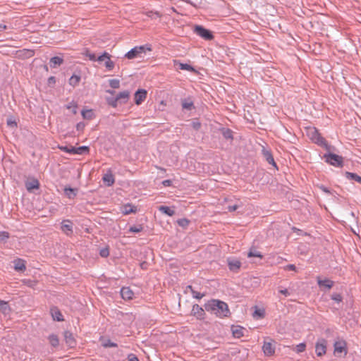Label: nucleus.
Returning a JSON list of instances; mask_svg holds the SVG:
<instances>
[{
  "instance_id": "obj_15",
  "label": "nucleus",
  "mask_w": 361,
  "mask_h": 361,
  "mask_svg": "<svg viewBox=\"0 0 361 361\" xmlns=\"http://www.w3.org/2000/svg\"><path fill=\"white\" fill-rule=\"evenodd\" d=\"M50 313L52 317V319L54 321L62 322L64 320L63 316L61 312L57 307H56V306L51 307L50 309Z\"/></svg>"
},
{
  "instance_id": "obj_40",
  "label": "nucleus",
  "mask_w": 361,
  "mask_h": 361,
  "mask_svg": "<svg viewBox=\"0 0 361 361\" xmlns=\"http://www.w3.org/2000/svg\"><path fill=\"white\" fill-rule=\"evenodd\" d=\"M143 230L142 225L132 226L128 229V233H140Z\"/></svg>"
},
{
  "instance_id": "obj_33",
  "label": "nucleus",
  "mask_w": 361,
  "mask_h": 361,
  "mask_svg": "<svg viewBox=\"0 0 361 361\" xmlns=\"http://www.w3.org/2000/svg\"><path fill=\"white\" fill-rule=\"evenodd\" d=\"M80 81V76L73 74L70 78H69V85L75 87L77 86Z\"/></svg>"
},
{
  "instance_id": "obj_46",
  "label": "nucleus",
  "mask_w": 361,
  "mask_h": 361,
  "mask_svg": "<svg viewBox=\"0 0 361 361\" xmlns=\"http://www.w3.org/2000/svg\"><path fill=\"white\" fill-rule=\"evenodd\" d=\"M84 54L92 61H96L97 57L94 53H91L88 49H85Z\"/></svg>"
},
{
  "instance_id": "obj_1",
  "label": "nucleus",
  "mask_w": 361,
  "mask_h": 361,
  "mask_svg": "<svg viewBox=\"0 0 361 361\" xmlns=\"http://www.w3.org/2000/svg\"><path fill=\"white\" fill-rule=\"evenodd\" d=\"M204 307L206 311L219 318L228 317L231 314L228 305L220 300L212 299Z\"/></svg>"
},
{
  "instance_id": "obj_56",
  "label": "nucleus",
  "mask_w": 361,
  "mask_h": 361,
  "mask_svg": "<svg viewBox=\"0 0 361 361\" xmlns=\"http://www.w3.org/2000/svg\"><path fill=\"white\" fill-rule=\"evenodd\" d=\"M319 188L324 192H325L326 194H331V192L330 191V190L328 188H326V186L321 185L319 186Z\"/></svg>"
},
{
  "instance_id": "obj_12",
  "label": "nucleus",
  "mask_w": 361,
  "mask_h": 361,
  "mask_svg": "<svg viewBox=\"0 0 361 361\" xmlns=\"http://www.w3.org/2000/svg\"><path fill=\"white\" fill-rule=\"evenodd\" d=\"M262 153L264 157V158L266 159V161L271 165H272L275 169H278L276 163L274 161V159L273 157V155L270 150L266 149L263 147L262 149Z\"/></svg>"
},
{
  "instance_id": "obj_7",
  "label": "nucleus",
  "mask_w": 361,
  "mask_h": 361,
  "mask_svg": "<svg viewBox=\"0 0 361 361\" xmlns=\"http://www.w3.org/2000/svg\"><path fill=\"white\" fill-rule=\"evenodd\" d=\"M327 341L324 338H319L315 344V352L317 356L321 357L326 354Z\"/></svg>"
},
{
  "instance_id": "obj_34",
  "label": "nucleus",
  "mask_w": 361,
  "mask_h": 361,
  "mask_svg": "<svg viewBox=\"0 0 361 361\" xmlns=\"http://www.w3.org/2000/svg\"><path fill=\"white\" fill-rule=\"evenodd\" d=\"M81 114L84 119L91 120L94 117V113L92 109H83L81 112Z\"/></svg>"
},
{
  "instance_id": "obj_29",
  "label": "nucleus",
  "mask_w": 361,
  "mask_h": 361,
  "mask_svg": "<svg viewBox=\"0 0 361 361\" xmlns=\"http://www.w3.org/2000/svg\"><path fill=\"white\" fill-rule=\"evenodd\" d=\"M159 211L169 216H172L175 214V211L169 207L161 205L159 207Z\"/></svg>"
},
{
  "instance_id": "obj_64",
  "label": "nucleus",
  "mask_w": 361,
  "mask_h": 361,
  "mask_svg": "<svg viewBox=\"0 0 361 361\" xmlns=\"http://www.w3.org/2000/svg\"><path fill=\"white\" fill-rule=\"evenodd\" d=\"M7 28L6 25L0 24V31L4 30Z\"/></svg>"
},
{
  "instance_id": "obj_26",
  "label": "nucleus",
  "mask_w": 361,
  "mask_h": 361,
  "mask_svg": "<svg viewBox=\"0 0 361 361\" xmlns=\"http://www.w3.org/2000/svg\"><path fill=\"white\" fill-rule=\"evenodd\" d=\"M64 194L69 199H73L77 196L78 189L73 188L70 186L65 187L64 188Z\"/></svg>"
},
{
  "instance_id": "obj_49",
  "label": "nucleus",
  "mask_w": 361,
  "mask_h": 361,
  "mask_svg": "<svg viewBox=\"0 0 361 361\" xmlns=\"http://www.w3.org/2000/svg\"><path fill=\"white\" fill-rule=\"evenodd\" d=\"M190 221L187 219H180L178 220V224L180 226L186 227L189 225Z\"/></svg>"
},
{
  "instance_id": "obj_4",
  "label": "nucleus",
  "mask_w": 361,
  "mask_h": 361,
  "mask_svg": "<svg viewBox=\"0 0 361 361\" xmlns=\"http://www.w3.org/2000/svg\"><path fill=\"white\" fill-rule=\"evenodd\" d=\"M146 50L151 51V47L147 44L140 47H135L131 49L129 51H128L125 54V57H126L128 59H133L138 56H140V54L145 53Z\"/></svg>"
},
{
  "instance_id": "obj_11",
  "label": "nucleus",
  "mask_w": 361,
  "mask_h": 361,
  "mask_svg": "<svg viewBox=\"0 0 361 361\" xmlns=\"http://www.w3.org/2000/svg\"><path fill=\"white\" fill-rule=\"evenodd\" d=\"M181 106L183 110L192 111L195 109V106L191 97L181 99Z\"/></svg>"
},
{
  "instance_id": "obj_13",
  "label": "nucleus",
  "mask_w": 361,
  "mask_h": 361,
  "mask_svg": "<svg viewBox=\"0 0 361 361\" xmlns=\"http://www.w3.org/2000/svg\"><path fill=\"white\" fill-rule=\"evenodd\" d=\"M344 353V355L347 354L346 342L345 341H336L334 343V354Z\"/></svg>"
},
{
  "instance_id": "obj_42",
  "label": "nucleus",
  "mask_w": 361,
  "mask_h": 361,
  "mask_svg": "<svg viewBox=\"0 0 361 361\" xmlns=\"http://www.w3.org/2000/svg\"><path fill=\"white\" fill-rule=\"evenodd\" d=\"M305 349H306V344H305V343H299L298 345H297L295 347L294 350L297 353H300L304 352L305 350Z\"/></svg>"
},
{
  "instance_id": "obj_61",
  "label": "nucleus",
  "mask_w": 361,
  "mask_h": 361,
  "mask_svg": "<svg viewBox=\"0 0 361 361\" xmlns=\"http://www.w3.org/2000/svg\"><path fill=\"white\" fill-rule=\"evenodd\" d=\"M238 208V206L237 204H234V205H229V206L228 207V210L230 212H232L235 211Z\"/></svg>"
},
{
  "instance_id": "obj_50",
  "label": "nucleus",
  "mask_w": 361,
  "mask_h": 361,
  "mask_svg": "<svg viewBox=\"0 0 361 361\" xmlns=\"http://www.w3.org/2000/svg\"><path fill=\"white\" fill-rule=\"evenodd\" d=\"M23 282L28 287H34L36 285V281L31 279H24Z\"/></svg>"
},
{
  "instance_id": "obj_30",
  "label": "nucleus",
  "mask_w": 361,
  "mask_h": 361,
  "mask_svg": "<svg viewBox=\"0 0 361 361\" xmlns=\"http://www.w3.org/2000/svg\"><path fill=\"white\" fill-rule=\"evenodd\" d=\"M345 176L348 180H354L361 184V176L357 173L346 171Z\"/></svg>"
},
{
  "instance_id": "obj_54",
  "label": "nucleus",
  "mask_w": 361,
  "mask_h": 361,
  "mask_svg": "<svg viewBox=\"0 0 361 361\" xmlns=\"http://www.w3.org/2000/svg\"><path fill=\"white\" fill-rule=\"evenodd\" d=\"M9 238V233L6 231L0 232V239L4 240Z\"/></svg>"
},
{
  "instance_id": "obj_55",
  "label": "nucleus",
  "mask_w": 361,
  "mask_h": 361,
  "mask_svg": "<svg viewBox=\"0 0 361 361\" xmlns=\"http://www.w3.org/2000/svg\"><path fill=\"white\" fill-rule=\"evenodd\" d=\"M85 124L83 122H79L76 125V130L78 131H82L85 128Z\"/></svg>"
},
{
  "instance_id": "obj_53",
  "label": "nucleus",
  "mask_w": 361,
  "mask_h": 361,
  "mask_svg": "<svg viewBox=\"0 0 361 361\" xmlns=\"http://www.w3.org/2000/svg\"><path fill=\"white\" fill-rule=\"evenodd\" d=\"M128 361H139V359L137 357V355L133 353H130L128 355Z\"/></svg>"
},
{
  "instance_id": "obj_51",
  "label": "nucleus",
  "mask_w": 361,
  "mask_h": 361,
  "mask_svg": "<svg viewBox=\"0 0 361 361\" xmlns=\"http://www.w3.org/2000/svg\"><path fill=\"white\" fill-rule=\"evenodd\" d=\"M114 62L111 61V59H107L105 62V66L109 70L111 71L114 68Z\"/></svg>"
},
{
  "instance_id": "obj_24",
  "label": "nucleus",
  "mask_w": 361,
  "mask_h": 361,
  "mask_svg": "<svg viewBox=\"0 0 361 361\" xmlns=\"http://www.w3.org/2000/svg\"><path fill=\"white\" fill-rule=\"evenodd\" d=\"M14 269L17 271H24L26 269L25 261L18 258L13 261Z\"/></svg>"
},
{
  "instance_id": "obj_2",
  "label": "nucleus",
  "mask_w": 361,
  "mask_h": 361,
  "mask_svg": "<svg viewBox=\"0 0 361 361\" xmlns=\"http://www.w3.org/2000/svg\"><path fill=\"white\" fill-rule=\"evenodd\" d=\"M309 136L313 142L317 144L320 147H325L327 150H329L330 146L316 128L310 131Z\"/></svg>"
},
{
  "instance_id": "obj_10",
  "label": "nucleus",
  "mask_w": 361,
  "mask_h": 361,
  "mask_svg": "<svg viewBox=\"0 0 361 361\" xmlns=\"http://www.w3.org/2000/svg\"><path fill=\"white\" fill-rule=\"evenodd\" d=\"M262 350L267 356H271L274 354L275 348L273 346L271 339L269 338V341H264Z\"/></svg>"
},
{
  "instance_id": "obj_52",
  "label": "nucleus",
  "mask_w": 361,
  "mask_h": 361,
  "mask_svg": "<svg viewBox=\"0 0 361 361\" xmlns=\"http://www.w3.org/2000/svg\"><path fill=\"white\" fill-rule=\"evenodd\" d=\"M99 255L102 257H107L109 255V250L108 247H104L100 250Z\"/></svg>"
},
{
  "instance_id": "obj_35",
  "label": "nucleus",
  "mask_w": 361,
  "mask_h": 361,
  "mask_svg": "<svg viewBox=\"0 0 361 361\" xmlns=\"http://www.w3.org/2000/svg\"><path fill=\"white\" fill-rule=\"evenodd\" d=\"M145 14L152 19H156L162 16L160 12L154 11H147Z\"/></svg>"
},
{
  "instance_id": "obj_31",
  "label": "nucleus",
  "mask_w": 361,
  "mask_h": 361,
  "mask_svg": "<svg viewBox=\"0 0 361 361\" xmlns=\"http://www.w3.org/2000/svg\"><path fill=\"white\" fill-rule=\"evenodd\" d=\"M49 342L50 345L56 348L59 345V339L57 335L52 334H50L48 337Z\"/></svg>"
},
{
  "instance_id": "obj_21",
  "label": "nucleus",
  "mask_w": 361,
  "mask_h": 361,
  "mask_svg": "<svg viewBox=\"0 0 361 361\" xmlns=\"http://www.w3.org/2000/svg\"><path fill=\"white\" fill-rule=\"evenodd\" d=\"M245 331H246L245 329L240 326L233 325L231 326V331H232L233 336L237 338H240L242 336H243Z\"/></svg>"
},
{
  "instance_id": "obj_9",
  "label": "nucleus",
  "mask_w": 361,
  "mask_h": 361,
  "mask_svg": "<svg viewBox=\"0 0 361 361\" xmlns=\"http://www.w3.org/2000/svg\"><path fill=\"white\" fill-rule=\"evenodd\" d=\"M147 94V90L144 89H138L134 94L135 103L137 105H140L146 99Z\"/></svg>"
},
{
  "instance_id": "obj_14",
  "label": "nucleus",
  "mask_w": 361,
  "mask_h": 361,
  "mask_svg": "<svg viewBox=\"0 0 361 361\" xmlns=\"http://www.w3.org/2000/svg\"><path fill=\"white\" fill-rule=\"evenodd\" d=\"M73 223L69 219L63 220L61 222V229L67 235H70L73 233Z\"/></svg>"
},
{
  "instance_id": "obj_18",
  "label": "nucleus",
  "mask_w": 361,
  "mask_h": 361,
  "mask_svg": "<svg viewBox=\"0 0 361 361\" xmlns=\"http://www.w3.org/2000/svg\"><path fill=\"white\" fill-rule=\"evenodd\" d=\"M219 131L222 134L224 139L231 141L233 140V132L230 128L221 126L219 128Z\"/></svg>"
},
{
  "instance_id": "obj_63",
  "label": "nucleus",
  "mask_w": 361,
  "mask_h": 361,
  "mask_svg": "<svg viewBox=\"0 0 361 361\" xmlns=\"http://www.w3.org/2000/svg\"><path fill=\"white\" fill-rule=\"evenodd\" d=\"M296 269L295 266L294 264H288L287 265V269L288 270H291V271H295Z\"/></svg>"
},
{
  "instance_id": "obj_37",
  "label": "nucleus",
  "mask_w": 361,
  "mask_h": 361,
  "mask_svg": "<svg viewBox=\"0 0 361 361\" xmlns=\"http://www.w3.org/2000/svg\"><path fill=\"white\" fill-rule=\"evenodd\" d=\"M265 312L264 310L259 309L255 307V310L254 311L252 315L255 318H263L264 317Z\"/></svg>"
},
{
  "instance_id": "obj_8",
  "label": "nucleus",
  "mask_w": 361,
  "mask_h": 361,
  "mask_svg": "<svg viewBox=\"0 0 361 361\" xmlns=\"http://www.w3.org/2000/svg\"><path fill=\"white\" fill-rule=\"evenodd\" d=\"M205 308L203 309L197 304H195L192 306L191 315L196 317L197 319L203 320L206 317Z\"/></svg>"
},
{
  "instance_id": "obj_17",
  "label": "nucleus",
  "mask_w": 361,
  "mask_h": 361,
  "mask_svg": "<svg viewBox=\"0 0 361 361\" xmlns=\"http://www.w3.org/2000/svg\"><path fill=\"white\" fill-rule=\"evenodd\" d=\"M64 338L66 343L70 348H74L76 345V341L73 337V334L69 331H66L64 332Z\"/></svg>"
},
{
  "instance_id": "obj_41",
  "label": "nucleus",
  "mask_w": 361,
  "mask_h": 361,
  "mask_svg": "<svg viewBox=\"0 0 361 361\" xmlns=\"http://www.w3.org/2000/svg\"><path fill=\"white\" fill-rule=\"evenodd\" d=\"M188 288L191 290V293L192 294V296L196 299H201L204 296V293H200V292H197L191 286H188Z\"/></svg>"
},
{
  "instance_id": "obj_60",
  "label": "nucleus",
  "mask_w": 361,
  "mask_h": 361,
  "mask_svg": "<svg viewBox=\"0 0 361 361\" xmlns=\"http://www.w3.org/2000/svg\"><path fill=\"white\" fill-rule=\"evenodd\" d=\"M162 185L165 187L171 186L172 185V181L169 179L164 180L162 182Z\"/></svg>"
},
{
  "instance_id": "obj_58",
  "label": "nucleus",
  "mask_w": 361,
  "mask_h": 361,
  "mask_svg": "<svg viewBox=\"0 0 361 361\" xmlns=\"http://www.w3.org/2000/svg\"><path fill=\"white\" fill-rule=\"evenodd\" d=\"M56 83V78L54 76H50L49 78H48V85L49 86H52L54 85V84Z\"/></svg>"
},
{
  "instance_id": "obj_22",
  "label": "nucleus",
  "mask_w": 361,
  "mask_h": 361,
  "mask_svg": "<svg viewBox=\"0 0 361 361\" xmlns=\"http://www.w3.org/2000/svg\"><path fill=\"white\" fill-rule=\"evenodd\" d=\"M130 97V92L128 90H124L119 92L116 96V99L120 104H126Z\"/></svg>"
},
{
  "instance_id": "obj_16",
  "label": "nucleus",
  "mask_w": 361,
  "mask_h": 361,
  "mask_svg": "<svg viewBox=\"0 0 361 361\" xmlns=\"http://www.w3.org/2000/svg\"><path fill=\"white\" fill-rule=\"evenodd\" d=\"M102 180L105 185L109 187L114 184L115 178L111 169H109L107 172L104 175Z\"/></svg>"
},
{
  "instance_id": "obj_43",
  "label": "nucleus",
  "mask_w": 361,
  "mask_h": 361,
  "mask_svg": "<svg viewBox=\"0 0 361 361\" xmlns=\"http://www.w3.org/2000/svg\"><path fill=\"white\" fill-rule=\"evenodd\" d=\"M178 68L180 70H185V71H194V68L192 66L188 63H178Z\"/></svg>"
},
{
  "instance_id": "obj_5",
  "label": "nucleus",
  "mask_w": 361,
  "mask_h": 361,
  "mask_svg": "<svg viewBox=\"0 0 361 361\" xmlns=\"http://www.w3.org/2000/svg\"><path fill=\"white\" fill-rule=\"evenodd\" d=\"M324 159H325L326 162L332 166L337 167L343 166V158L341 156L329 152L324 155Z\"/></svg>"
},
{
  "instance_id": "obj_28",
  "label": "nucleus",
  "mask_w": 361,
  "mask_h": 361,
  "mask_svg": "<svg viewBox=\"0 0 361 361\" xmlns=\"http://www.w3.org/2000/svg\"><path fill=\"white\" fill-rule=\"evenodd\" d=\"M137 212V207L130 204H124L122 207V212L123 214L127 215Z\"/></svg>"
},
{
  "instance_id": "obj_23",
  "label": "nucleus",
  "mask_w": 361,
  "mask_h": 361,
  "mask_svg": "<svg viewBox=\"0 0 361 361\" xmlns=\"http://www.w3.org/2000/svg\"><path fill=\"white\" fill-rule=\"evenodd\" d=\"M25 188L27 191L32 192L34 189H38L39 188V182L37 179L33 178L25 183Z\"/></svg>"
},
{
  "instance_id": "obj_20",
  "label": "nucleus",
  "mask_w": 361,
  "mask_h": 361,
  "mask_svg": "<svg viewBox=\"0 0 361 361\" xmlns=\"http://www.w3.org/2000/svg\"><path fill=\"white\" fill-rule=\"evenodd\" d=\"M121 295L124 300H131L133 298L134 293L129 287H123L121 289Z\"/></svg>"
},
{
  "instance_id": "obj_32",
  "label": "nucleus",
  "mask_w": 361,
  "mask_h": 361,
  "mask_svg": "<svg viewBox=\"0 0 361 361\" xmlns=\"http://www.w3.org/2000/svg\"><path fill=\"white\" fill-rule=\"evenodd\" d=\"M50 66L55 68L56 66H60L63 63V59L59 56H54L50 59Z\"/></svg>"
},
{
  "instance_id": "obj_57",
  "label": "nucleus",
  "mask_w": 361,
  "mask_h": 361,
  "mask_svg": "<svg viewBox=\"0 0 361 361\" xmlns=\"http://www.w3.org/2000/svg\"><path fill=\"white\" fill-rule=\"evenodd\" d=\"M192 126L195 130H198L201 127V123L198 121H193L192 123Z\"/></svg>"
},
{
  "instance_id": "obj_48",
  "label": "nucleus",
  "mask_w": 361,
  "mask_h": 361,
  "mask_svg": "<svg viewBox=\"0 0 361 361\" xmlns=\"http://www.w3.org/2000/svg\"><path fill=\"white\" fill-rule=\"evenodd\" d=\"M6 124L8 126L11 128H16L17 127V123L12 117L8 118L6 121Z\"/></svg>"
},
{
  "instance_id": "obj_44",
  "label": "nucleus",
  "mask_w": 361,
  "mask_h": 361,
  "mask_svg": "<svg viewBox=\"0 0 361 361\" xmlns=\"http://www.w3.org/2000/svg\"><path fill=\"white\" fill-rule=\"evenodd\" d=\"M331 298L334 300L337 303H340L342 302L343 300V297L342 295L340 294V293H334L331 295Z\"/></svg>"
},
{
  "instance_id": "obj_45",
  "label": "nucleus",
  "mask_w": 361,
  "mask_h": 361,
  "mask_svg": "<svg viewBox=\"0 0 361 361\" xmlns=\"http://www.w3.org/2000/svg\"><path fill=\"white\" fill-rule=\"evenodd\" d=\"M109 85L113 89H118L120 87V81L117 79H111L109 80Z\"/></svg>"
},
{
  "instance_id": "obj_38",
  "label": "nucleus",
  "mask_w": 361,
  "mask_h": 361,
  "mask_svg": "<svg viewBox=\"0 0 361 361\" xmlns=\"http://www.w3.org/2000/svg\"><path fill=\"white\" fill-rule=\"evenodd\" d=\"M102 345L104 348H112L117 347V343L112 342L110 339H103L102 341Z\"/></svg>"
},
{
  "instance_id": "obj_3",
  "label": "nucleus",
  "mask_w": 361,
  "mask_h": 361,
  "mask_svg": "<svg viewBox=\"0 0 361 361\" xmlns=\"http://www.w3.org/2000/svg\"><path fill=\"white\" fill-rule=\"evenodd\" d=\"M59 149L66 153L71 154H86L90 152V148L87 146H80L78 147H75L73 146H61Z\"/></svg>"
},
{
  "instance_id": "obj_47",
  "label": "nucleus",
  "mask_w": 361,
  "mask_h": 361,
  "mask_svg": "<svg viewBox=\"0 0 361 361\" xmlns=\"http://www.w3.org/2000/svg\"><path fill=\"white\" fill-rule=\"evenodd\" d=\"M110 57H111V55L109 53L105 51L101 56H99L97 58L96 61H97L99 62H102L106 59H109Z\"/></svg>"
},
{
  "instance_id": "obj_62",
  "label": "nucleus",
  "mask_w": 361,
  "mask_h": 361,
  "mask_svg": "<svg viewBox=\"0 0 361 361\" xmlns=\"http://www.w3.org/2000/svg\"><path fill=\"white\" fill-rule=\"evenodd\" d=\"M148 263L147 262H142L140 263V267L142 269H147Z\"/></svg>"
},
{
  "instance_id": "obj_36",
  "label": "nucleus",
  "mask_w": 361,
  "mask_h": 361,
  "mask_svg": "<svg viewBox=\"0 0 361 361\" xmlns=\"http://www.w3.org/2000/svg\"><path fill=\"white\" fill-rule=\"evenodd\" d=\"M247 257H259L260 259H262L263 258V255L261 254L260 252L257 251L256 249L255 248H251L247 254Z\"/></svg>"
},
{
  "instance_id": "obj_59",
  "label": "nucleus",
  "mask_w": 361,
  "mask_h": 361,
  "mask_svg": "<svg viewBox=\"0 0 361 361\" xmlns=\"http://www.w3.org/2000/svg\"><path fill=\"white\" fill-rule=\"evenodd\" d=\"M279 293L284 295L286 297L289 296L290 295V292L286 289H280Z\"/></svg>"
},
{
  "instance_id": "obj_27",
  "label": "nucleus",
  "mask_w": 361,
  "mask_h": 361,
  "mask_svg": "<svg viewBox=\"0 0 361 361\" xmlns=\"http://www.w3.org/2000/svg\"><path fill=\"white\" fill-rule=\"evenodd\" d=\"M11 311V309L8 302L4 300H0V312L4 315H8L10 314Z\"/></svg>"
},
{
  "instance_id": "obj_39",
  "label": "nucleus",
  "mask_w": 361,
  "mask_h": 361,
  "mask_svg": "<svg viewBox=\"0 0 361 361\" xmlns=\"http://www.w3.org/2000/svg\"><path fill=\"white\" fill-rule=\"evenodd\" d=\"M106 102H107V104L109 106H112L114 108L117 107L118 103V102L116 99V97H107L106 98Z\"/></svg>"
},
{
  "instance_id": "obj_25",
  "label": "nucleus",
  "mask_w": 361,
  "mask_h": 361,
  "mask_svg": "<svg viewBox=\"0 0 361 361\" xmlns=\"http://www.w3.org/2000/svg\"><path fill=\"white\" fill-rule=\"evenodd\" d=\"M228 266L231 271L233 272H237L238 269L240 268L241 263L240 261L237 259H228Z\"/></svg>"
},
{
  "instance_id": "obj_6",
  "label": "nucleus",
  "mask_w": 361,
  "mask_h": 361,
  "mask_svg": "<svg viewBox=\"0 0 361 361\" xmlns=\"http://www.w3.org/2000/svg\"><path fill=\"white\" fill-rule=\"evenodd\" d=\"M194 32L205 40H211L214 38L212 32L202 25H195Z\"/></svg>"
},
{
  "instance_id": "obj_19",
  "label": "nucleus",
  "mask_w": 361,
  "mask_h": 361,
  "mask_svg": "<svg viewBox=\"0 0 361 361\" xmlns=\"http://www.w3.org/2000/svg\"><path fill=\"white\" fill-rule=\"evenodd\" d=\"M317 284L320 288L325 287L327 289H331L334 283L333 281L329 279H322L320 276H317Z\"/></svg>"
}]
</instances>
